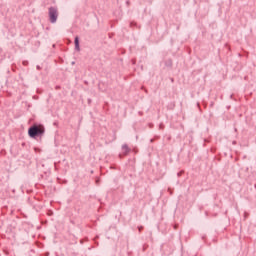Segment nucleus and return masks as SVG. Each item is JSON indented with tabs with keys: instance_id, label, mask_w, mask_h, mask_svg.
Wrapping results in <instances>:
<instances>
[{
	"instance_id": "20e7f679",
	"label": "nucleus",
	"mask_w": 256,
	"mask_h": 256,
	"mask_svg": "<svg viewBox=\"0 0 256 256\" xmlns=\"http://www.w3.org/2000/svg\"><path fill=\"white\" fill-rule=\"evenodd\" d=\"M122 151H124V154L127 155V153H129V147L126 144H124L122 146Z\"/></svg>"
},
{
	"instance_id": "7ed1b4c3",
	"label": "nucleus",
	"mask_w": 256,
	"mask_h": 256,
	"mask_svg": "<svg viewBox=\"0 0 256 256\" xmlns=\"http://www.w3.org/2000/svg\"><path fill=\"white\" fill-rule=\"evenodd\" d=\"M74 43H75V50L81 51V48L79 47V37L77 36L75 37Z\"/></svg>"
},
{
	"instance_id": "39448f33",
	"label": "nucleus",
	"mask_w": 256,
	"mask_h": 256,
	"mask_svg": "<svg viewBox=\"0 0 256 256\" xmlns=\"http://www.w3.org/2000/svg\"><path fill=\"white\" fill-rule=\"evenodd\" d=\"M171 65H172V62H171V60H169L167 66L171 67Z\"/></svg>"
},
{
	"instance_id": "f03ea898",
	"label": "nucleus",
	"mask_w": 256,
	"mask_h": 256,
	"mask_svg": "<svg viewBox=\"0 0 256 256\" xmlns=\"http://www.w3.org/2000/svg\"><path fill=\"white\" fill-rule=\"evenodd\" d=\"M48 17L50 23H57V19L59 18V10L55 7H50L48 10Z\"/></svg>"
},
{
	"instance_id": "f257e3e1",
	"label": "nucleus",
	"mask_w": 256,
	"mask_h": 256,
	"mask_svg": "<svg viewBox=\"0 0 256 256\" xmlns=\"http://www.w3.org/2000/svg\"><path fill=\"white\" fill-rule=\"evenodd\" d=\"M45 133V127L43 125H33L28 130L29 137L35 138L37 135H43Z\"/></svg>"
}]
</instances>
